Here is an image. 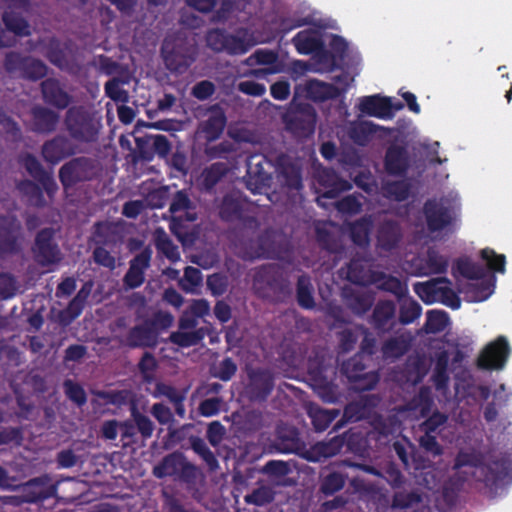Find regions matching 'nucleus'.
<instances>
[{
	"mask_svg": "<svg viewBox=\"0 0 512 512\" xmlns=\"http://www.w3.org/2000/svg\"><path fill=\"white\" fill-rule=\"evenodd\" d=\"M102 168L99 162L91 157H75L64 163L58 172L59 180L65 190L79 183L96 180L100 177Z\"/></svg>",
	"mask_w": 512,
	"mask_h": 512,
	"instance_id": "3",
	"label": "nucleus"
},
{
	"mask_svg": "<svg viewBox=\"0 0 512 512\" xmlns=\"http://www.w3.org/2000/svg\"><path fill=\"white\" fill-rule=\"evenodd\" d=\"M278 170L279 181L288 190L300 191L303 189L302 168L299 164L287 158H281Z\"/></svg>",
	"mask_w": 512,
	"mask_h": 512,
	"instance_id": "28",
	"label": "nucleus"
},
{
	"mask_svg": "<svg viewBox=\"0 0 512 512\" xmlns=\"http://www.w3.org/2000/svg\"><path fill=\"white\" fill-rule=\"evenodd\" d=\"M2 21L5 28L19 37L31 35L30 24L25 18L32 7V0H3Z\"/></svg>",
	"mask_w": 512,
	"mask_h": 512,
	"instance_id": "10",
	"label": "nucleus"
},
{
	"mask_svg": "<svg viewBox=\"0 0 512 512\" xmlns=\"http://www.w3.org/2000/svg\"><path fill=\"white\" fill-rule=\"evenodd\" d=\"M206 335V329L201 327L194 331H174L169 335V342L181 348H188L198 345Z\"/></svg>",
	"mask_w": 512,
	"mask_h": 512,
	"instance_id": "47",
	"label": "nucleus"
},
{
	"mask_svg": "<svg viewBox=\"0 0 512 512\" xmlns=\"http://www.w3.org/2000/svg\"><path fill=\"white\" fill-rule=\"evenodd\" d=\"M296 50L302 55H309L321 49L322 42L306 31L298 32L292 39Z\"/></svg>",
	"mask_w": 512,
	"mask_h": 512,
	"instance_id": "55",
	"label": "nucleus"
},
{
	"mask_svg": "<svg viewBox=\"0 0 512 512\" xmlns=\"http://www.w3.org/2000/svg\"><path fill=\"white\" fill-rule=\"evenodd\" d=\"M17 189L27 197L29 205L36 208H44L47 205L43 190L39 184L25 179L17 184Z\"/></svg>",
	"mask_w": 512,
	"mask_h": 512,
	"instance_id": "46",
	"label": "nucleus"
},
{
	"mask_svg": "<svg viewBox=\"0 0 512 512\" xmlns=\"http://www.w3.org/2000/svg\"><path fill=\"white\" fill-rule=\"evenodd\" d=\"M196 205L191 201L185 190L177 191L170 203L169 211L173 214L172 227L197 219Z\"/></svg>",
	"mask_w": 512,
	"mask_h": 512,
	"instance_id": "23",
	"label": "nucleus"
},
{
	"mask_svg": "<svg viewBox=\"0 0 512 512\" xmlns=\"http://www.w3.org/2000/svg\"><path fill=\"white\" fill-rule=\"evenodd\" d=\"M93 394L104 401V404L106 405H113L118 408H121L128 403H130V406L132 405V402H135L133 400V394L130 390H96L93 392Z\"/></svg>",
	"mask_w": 512,
	"mask_h": 512,
	"instance_id": "48",
	"label": "nucleus"
},
{
	"mask_svg": "<svg viewBox=\"0 0 512 512\" xmlns=\"http://www.w3.org/2000/svg\"><path fill=\"white\" fill-rule=\"evenodd\" d=\"M316 114L313 108H309L305 113L297 114L291 117L286 125L287 129L298 137H309L315 131Z\"/></svg>",
	"mask_w": 512,
	"mask_h": 512,
	"instance_id": "34",
	"label": "nucleus"
},
{
	"mask_svg": "<svg viewBox=\"0 0 512 512\" xmlns=\"http://www.w3.org/2000/svg\"><path fill=\"white\" fill-rule=\"evenodd\" d=\"M47 483L46 477H36L30 479L23 485L22 502L39 503L56 495L55 485L44 487Z\"/></svg>",
	"mask_w": 512,
	"mask_h": 512,
	"instance_id": "27",
	"label": "nucleus"
},
{
	"mask_svg": "<svg viewBox=\"0 0 512 512\" xmlns=\"http://www.w3.org/2000/svg\"><path fill=\"white\" fill-rule=\"evenodd\" d=\"M226 116L221 108L214 106L208 118L202 123V132L208 141L216 140L223 133L226 126Z\"/></svg>",
	"mask_w": 512,
	"mask_h": 512,
	"instance_id": "35",
	"label": "nucleus"
},
{
	"mask_svg": "<svg viewBox=\"0 0 512 512\" xmlns=\"http://www.w3.org/2000/svg\"><path fill=\"white\" fill-rule=\"evenodd\" d=\"M54 230L43 228L35 236L32 252L35 261L42 267L57 264L61 261V251L54 242Z\"/></svg>",
	"mask_w": 512,
	"mask_h": 512,
	"instance_id": "15",
	"label": "nucleus"
},
{
	"mask_svg": "<svg viewBox=\"0 0 512 512\" xmlns=\"http://www.w3.org/2000/svg\"><path fill=\"white\" fill-rule=\"evenodd\" d=\"M22 240V226L17 218L0 216V258L18 254Z\"/></svg>",
	"mask_w": 512,
	"mask_h": 512,
	"instance_id": "14",
	"label": "nucleus"
},
{
	"mask_svg": "<svg viewBox=\"0 0 512 512\" xmlns=\"http://www.w3.org/2000/svg\"><path fill=\"white\" fill-rule=\"evenodd\" d=\"M31 131L37 134H51L59 124L60 115L48 107L35 105L31 108Z\"/></svg>",
	"mask_w": 512,
	"mask_h": 512,
	"instance_id": "25",
	"label": "nucleus"
},
{
	"mask_svg": "<svg viewBox=\"0 0 512 512\" xmlns=\"http://www.w3.org/2000/svg\"><path fill=\"white\" fill-rule=\"evenodd\" d=\"M252 47V43L246 37V33L240 35V32L236 35L227 32V38L225 48L223 52L229 55H242L249 51Z\"/></svg>",
	"mask_w": 512,
	"mask_h": 512,
	"instance_id": "58",
	"label": "nucleus"
},
{
	"mask_svg": "<svg viewBox=\"0 0 512 512\" xmlns=\"http://www.w3.org/2000/svg\"><path fill=\"white\" fill-rule=\"evenodd\" d=\"M306 96L314 102L337 99L345 93V89L317 79L309 80L305 86Z\"/></svg>",
	"mask_w": 512,
	"mask_h": 512,
	"instance_id": "30",
	"label": "nucleus"
},
{
	"mask_svg": "<svg viewBox=\"0 0 512 512\" xmlns=\"http://www.w3.org/2000/svg\"><path fill=\"white\" fill-rule=\"evenodd\" d=\"M370 364L371 362L357 354L341 364L340 372L347 378L352 390L364 392L374 389L377 385L379 374L370 368Z\"/></svg>",
	"mask_w": 512,
	"mask_h": 512,
	"instance_id": "6",
	"label": "nucleus"
},
{
	"mask_svg": "<svg viewBox=\"0 0 512 512\" xmlns=\"http://www.w3.org/2000/svg\"><path fill=\"white\" fill-rule=\"evenodd\" d=\"M362 113L380 119H391V98L379 95L364 96L360 99Z\"/></svg>",
	"mask_w": 512,
	"mask_h": 512,
	"instance_id": "32",
	"label": "nucleus"
},
{
	"mask_svg": "<svg viewBox=\"0 0 512 512\" xmlns=\"http://www.w3.org/2000/svg\"><path fill=\"white\" fill-rule=\"evenodd\" d=\"M46 58L54 66L63 69L67 64V58L64 49L56 38H52L47 46Z\"/></svg>",
	"mask_w": 512,
	"mask_h": 512,
	"instance_id": "63",
	"label": "nucleus"
},
{
	"mask_svg": "<svg viewBox=\"0 0 512 512\" xmlns=\"http://www.w3.org/2000/svg\"><path fill=\"white\" fill-rule=\"evenodd\" d=\"M411 166L410 154L405 145L392 143L384 156V169L388 175L404 177Z\"/></svg>",
	"mask_w": 512,
	"mask_h": 512,
	"instance_id": "20",
	"label": "nucleus"
},
{
	"mask_svg": "<svg viewBox=\"0 0 512 512\" xmlns=\"http://www.w3.org/2000/svg\"><path fill=\"white\" fill-rule=\"evenodd\" d=\"M422 307L412 298L404 299L400 304L399 322L403 325L413 323L421 316Z\"/></svg>",
	"mask_w": 512,
	"mask_h": 512,
	"instance_id": "59",
	"label": "nucleus"
},
{
	"mask_svg": "<svg viewBox=\"0 0 512 512\" xmlns=\"http://www.w3.org/2000/svg\"><path fill=\"white\" fill-rule=\"evenodd\" d=\"M130 413L136 430L140 433L141 437L144 440L151 438L155 428L152 420L138 410L135 402H132L130 406Z\"/></svg>",
	"mask_w": 512,
	"mask_h": 512,
	"instance_id": "57",
	"label": "nucleus"
},
{
	"mask_svg": "<svg viewBox=\"0 0 512 512\" xmlns=\"http://www.w3.org/2000/svg\"><path fill=\"white\" fill-rule=\"evenodd\" d=\"M275 447L284 454H298L302 448V442L297 428L290 426H279L276 432Z\"/></svg>",
	"mask_w": 512,
	"mask_h": 512,
	"instance_id": "33",
	"label": "nucleus"
},
{
	"mask_svg": "<svg viewBox=\"0 0 512 512\" xmlns=\"http://www.w3.org/2000/svg\"><path fill=\"white\" fill-rule=\"evenodd\" d=\"M63 387L66 397L75 403L78 407H82L86 404L87 395L84 388L80 384L67 379L64 381Z\"/></svg>",
	"mask_w": 512,
	"mask_h": 512,
	"instance_id": "64",
	"label": "nucleus"
},
{
	"mask_svg": "<svg viewBox=\"0 0 512 512\" xmlns=\"http://www.w3.org/2000/svg\"><path fill=\"white\" fill-rule=\"evenodd\" d=\"M424 418L418 425L419 447L433 458L440 457L444 453V448L438 442L437 437L445 430L449 416L435 409Z\"/></svg>",
	"mask_w": 512,
	"mask_h": 512,
	"instance_id": "5",
	"label": "nucleus"
},
{
	"mask_svg": "<svg viewBox=\"0 0 512 512\" xmlns=\"http://www.w3.org/2000/svg\"><path fill=\"white\" fill-rule=\"evenodd\" d=\"M64 125L71 140L80 143L98 140L100 125L83 106L70 107L65 114Z\"/></svg>",
	"mask_w": 512,
	"mask_h": 512,
	"instance_id": "4",
	"label": "nucleus"
},
{
	"mask_svg": "<svg viewBox=\"0 0 512 512\" xmlns=\"http://www.w3.org/2000/svg\"><path fill=\"white\" fill-rule=\"evenodd\" d=\"M340 411L338 409H322L313 408L309 410V416L312 420L313 427L316 431H325L330 424L338 417Z\"/></svg>",
	"mask_w": 512,
	"mask_h": 512,
	"instance_id": "52",
	"label": "nucleus"
},
{
	"mask_svg": "<svg viewBox=\"0 0 512 512\" xmlns=\"http://www.w3.org/2000/svg\"><path fill=\"white\" fill-rule=\"evenodd\" d=\"M414 291L425 304L442 303L451 309H459L461 301L451 288L447 277H438L414 284Z\"/></svg>",
	"mask_w": 512,
	"mask_h": 512,
	"instance_id": "7",
	"label": "nucleus"
},
{
	"mask_svg": "<svg viewBox=\"0 0 512 512\" xmlns=\"http://www.w3.org/2000/svg\"><path fill=\"white\" fill-rule=\"evenodd\" d=\"M343 297L347 307L357 315H363L370 310L373 305V297L364 292L354 290H344Z\"/></svg>",
	"mask_w": 512,
	"mask_h": 512,
	"instance_id": "38",
	"label": "nucleus"
},
{
	"mask_svg": "<svg viewBox=\"0 0 512 512\" xmlns=\"http://www.w3.org/2000/svg\"><path fill=\"white\" fill-rule=\"evenodd\" d=\"M343 443V438L335 436L328 443H317L298 454H300L305 460L316 463L320 462L322 459L332 457L339 453Z\"/></svg>",
	"mask_w": 512,
	"mask_h": 512,
	"instance_id": "31",
	"label": "nucleus"
},
{
	"mask_svg": "<svg viewBox=\"0 0 512 512\" xmlns=\"http://www.w3.org/2000/svg\"><path fill=\"white\" fill-rule=\"evenodd\" d=\"M510 346L505 336H498L489 343L478 358V366L485 370L502 369L510 355Z\"/></svg>",
	"mask_w": 512,
	"mask_h": 512,
	"instance_id": "17",
	"label": "nucleus"
},
{
	"mask_svg": "<svg viewBox=\"0 0 512 512\" xmlns=\"http://www.w3.org/2000/svg\"><path fill=\"white\" fill-rule=\"evenodd\" d=\"M316 180L325 189L323 197L327 199L337 198L340 193L351 189L349 181L341 178L332 168H321L317 171Z\"/></svg>",
	"mask_w": 512,
	"mask_h": 512,
	"instance_id": "24",
	"label": "nucleus"
},
{
	"mask_svg": "<svg viewBox=\"0 0 512 512\" xmlns=\"http://www.w3.org/2000/svg\"><path fill=\"white\" fill-rule=\"evenodd\" d=\"M410 348L409 341L403 336L387 339L381 346V354L384 360H396L404 356Z\"/></svg>",
	"mask_w": 512,
	"mask_h": 512,
	"instance_id": "44",
	"label": "nucleus"
},
{
	"mask_svg": "<svg viewBox=\"0 0 512 512\" xmlns=\"http://www.w3.org/2000/svg\"><path fill=\"white\" fill-rule=\"evenodd\" d=\"M274 388V377L267 369H252L248 373L245 395L252 402H264Z\"/></svg>",
	"mask_w": 512,
	"mask_h": 512,
	"instance_id": "18",
	"label": "nucleus"
},
{
	"mask_svg": "<svg viewBox=\"0 0 512 512\" xmlns=\"http://www.w3.org/2000/svg\"><path fill=\"white\" fill-rule=\"evenodd\" d=\"M191 449L201 457V459L206 463L210 471H216L219 468V462L214 455V453L207 446L206 442L198 437L191 436L189 438Z\"/></svg>",
	"mask_w": 512,
	"mask_h": 512,
	"instance_id": "54",
	"label": "nucleus"
},
{
	"mask_svg": "<svg viewBox=\"0 0 512 512\" xmlns=\"http://www.w3.org/2000/svg\"><path fill=\"white\" fill-rule=\"evenodd\" d=\"M383 195L393 201L407 200L411 192V184L407 180L387 181L382 185Z\"/></svg>",
	"mask_w": 512,
	"mask_h": 512,
	"instance_id": "50",
	"label": "nucleus"
},
{
	"mask_svg": "<svg viewBox=\"0 0 512 512\" xmlns=\"http://www.w3.org/2000/svg\"><path fill=\"white\" fill-rule=\"evenodd\" d=\"M93 237L96 245L113 247L119 240L118 227L113 222H96L94 224Z\"/></svg>",
	"mask_w": 512,
	"mask_h": 512,
	"instance_id": "36",
	"label": "nucleus"
},
{
	"mask_svg": "<svg viewBox=\"0 0 512 512\" xmlns=\"http://www.w3.org/2000/svg\"><path fill=\"white\" fill-rule=\"evenodd\" d=\"M314 287L311 278L307 274L298 277L296 285V298L298 305L303 309H313L315 307Z\"/></svg>",
	"mask_w": 512,
	"mask_h": 512,
	"instance_id": "42",
	"label": "nucleus"
},
{
	"mask_svg": "<svg viewBox=\"0 0 512 512\" xmlns=\"http://www.w3.org/2000/svg\"><path fill=\"white\" fill-rule=\"evenodd\" d=\"M448 259L435 248H428L425 258V267L419 269L420 275L444 274L448 269Z\"/></svg>",
	"mask_w": 512,
	"mask_h": 512,
	"instance_id": "43",
	"label": "nucleus"
},
{
	"mask_svg": "<svg viewBox=\"0 0 512 512\" xmlns=\"http://www.w3.org/2000/svg\"><path fill=\"white\" fill-rule=\"evenodd\" d=\"M346 480V474L330 471L321 476L319 491L325 496H332L344 488Z\"/></svg>",
	"mask_w": 512,
	"mask_h": 512,
	"instance_id": "51",
	"label": "nucleus"
},
{
	"mask_svg": "<svg viewBox=\"0 0 512 512\" xmlns=\"http://www.w3.org/2000/svg\"><path fill=\"white\" fill-rule=\"evenodd\" d=\"M3 66L7 73L19 75L30 81L44 78L48 71V67L40 59L25 56L16 51L6 53Z\"/></svg>",
	"mask_w": 512,
	"mask_h": 512,
	"instance_id": "9",
	"label": "nucleus"
},
{
	"mask_svg": "<svg viewBox=\"0 0 512 512\" xmlns=\"http://www.w3.org/2000/svg\"><path fill=\"white\" fill-rule=\"evenodd\" d=\"M340 275L349 282L358 285H365L369 280L367 265L360 258L351 259L346 267L340 269Z\"/></svg>",
	"mask_w": 512,
	"mask_h": 512,
	"instance_id": "39",
	"label": "nucleus"
},
{
	"mask_svg": "<svg viewBox=\"0 0 512 512\" xmlns=\"http://www.w3.org/2000/svg\"><path fill=\"white\" fill-rule=\"evenodd\" d=\"M456 265L459 273L467 279L482 280L486 276V268L469 259H460L457 261Z\"/></svg>",
	"mask_w": 512,
	"mask_h": 512,
	"instance_id": "61",
	"label": "nucleus"
},
{
	"mask_svg": "<svg viewBox=\"0 0 512 512\" xmlns=\"http://www.w3.org/2000/svg\"><path fill=\"white\" fill-rule=\"evenodd\" d=\"M373 282L379 290L390 292L397 298L401 299L407 294V286L395 276L388 275L384 272H377L373 276Z\"/></svg>",
	"mask_w": 512,
	"mask_h": 512,
	"instance_id": "40",
	"label": "nucleus"
},
{
	"mask_svg": "<svg viewBox=\"0 0 512 512\" xmlns=\"http://www.w3.org/2000/svg\"><path fill=\"white\" fill-rule=\"evenodd\" d=\"M162 56L168 70L174 73H184L194 59L177 48L167 51L166 45L162 47Z\"/></svg>",
	"mask_w": 512,
	"mask_h": 512,
	"instance_id": "37",
	"label": "nucleus"
},
{
	"mask_svg": "<svg viewBox=\"0 0 512 512\" xmlns=\"http://www.w3.org/2000/svg\"><path fill=\"white\" fill-rule=\"evenodd\" d=\"M76 152L77 146L70 138L62 134L45 141L41 147L42 158L47 164L53 166L72 157Z\"/></svg>",
	"mask_w": 512,
	"mask_h": 512,
	"instance_id": "19",
	"label": "nucleus"
},
{
	"mask_svg": "<svg viewBox=\"0 0 512 512\" xmlns=\"http://www.w3.org/2000/svg\"><path fill=\"white\" fill-rule=\"evenodd\" d=\"M465 466L479 468L481 481L489 488H498L512 481V458L506 453L484 464L480 454L460 451L455 457L453 469L459 470Z\"/></svg>",
	"mask_w": 512,
	"mask_h": 512,
	"instance_id": "1",
	"label": "nucleus"
},
{
	"mask_svg": "<svg viewBox=\"0 0 512 512\" xmlns=\"http://www.w3.org/2000/svg\"><path fill=\"white\" fill-rule=\"evenodd\" d=\"M369 323L378 334L393 330L396 325V304L392 300H379L374 306Z\"/></svg>",
	"mask_w": 512,
	"mask_h": 512,
	"instance_id": "21",
	"label": "nucleus"
},
{
	"mask_svg": "<svg viewBox=\"0 0 512 512\" xmlns=\"http://www.w3.org/2000/svg\"><path fill=\"white\" fill-rule=\"evenodd\" d=\"M249 203L247 198L240 191H231L225 194L218 206V213L221 220L227 223L242 222L253 228L259 226L255 216L247 214Z\"/></svg>",
	"mask_w": 512,
	"mask_h": 512,
	"instance_id": "8",
	"label": "nucleus"
},
{
	"mask_svg": "<svg viewBox=\"0 0 512 512\" xmlns=\"http://www.w3.org/2000/svg\"><path fill=\"white\" fill-rule=\"evenodd\" d=\"M273 232L266 231L258 237V255L266 259L283 260L290 253L289 243L278 244Z\"/></svg>",
	"mask_w": 512,
	"mask_h": 512,
	"instance_id": "29",
	"label": "nucleus"
},
{
	"mask_svg": "<svg viewBox=\"0 0 512 512\" xmlns=\"http://www.w3.org/2000/svg\"><path fill=\"white\" fill-rule=\"evenodd\" d=\"M423 213L427 230L430 233L443 230H454L457 224V215L452 206L435 199H428L423 206Z\"/></svg>",
	"mask_w": 512,
	"mask_h": 512,
	"instance_id": "12",
	"label": "nucleus"
},
{
	"mask_svg": "<svg viewBox=\"0 0 512 512\" xmlns=\"http://www.w3.org/2000/svg\"><path fill=\"white\" fill-rule=\"evenodd\" d=\"M155 247L159 253L163 254L171 262H176L180 259L178 246L173 243L171 238L162 229L157 231Z\"/></svg>",
	"mask_w": 512,
	"mask_h": 512,
	"instance_id": "56",
	"label": "nucleus"
},
{
	"mask_svg": "<svg viewBox=\"0 0 512 512\" xmlns=\"http://www.w3.org/2000/svg\"><path fill=\"white\" fill-rule=\"evenodd\" d=\"M403 237V228L398 220L383 219L376 228V248L381 253H392L400 247Z\"/></svg>",
	"mask_w": 512,
	"mask_h": 512,
	"instance_id": "16",
	"label": "nucleus"
},
{
	"mask_svg": "<svg viewBox=\"0 0 512 512\" xmlns=\"http://www.w3.org/2000/svg\"><path fill=\"white\" fill-rule=\"evenodd\" d=\"M449 325V316L445 311L431 310L427 312L425 329L428 333L443 332Z\"/></svg>",
	"mask_w": 512,
	"mask_h": 512,
	"instance_id": "60",
	"label": "nucleus"
},
{
	"mask_svg": "<svg viewBox=\"0 0 512 512\" xmlns=\"http://www.w3.org/2000/svg\"><path fill=\"white\" fill-rule=\"evenodd\" d=\"M372 221L367 217H362L350 224L349 232L352 242L360 247L369 244Z\"/></svg>",
	"mask_w": 512,
	"mask_h": 512,
	"instance_id": "45",
	"label": "nucleus"
},
{
	"mask_svg": "<svg viewBox=\"0 0 512 512\" xmlns=\"http://www.w3.org/2000/svg\"><path fill=\"white\" fill-rule=\"evenodd\" d=\"M480 256L486 262L490 271L505 272L506 257L504 254H497L493 249L487 247L481 250Z\"/></svg>",
	"mask_w": 512,
	"mask_h": 512,
	"instance_id": "62",
	"label": "nucleus"
},
{
	"mask_svg": "<svg viewBox=\"0 0 512 512\" xmlns=\"http://www.w3.org/2000/svg\"><path fill=\"white\" fill-rule=\"evenodd\" d=\"M158 343V333L150 323L135 325L128 331L123 344L131 349L154 348Z\"/></svg>",
	"mask_w": 512,
	"mask_h": 512,
	"instance_id": "26",
	"label": "nucleus"
},
{
	"mask_svg": "<svg viewBox=\"0 0 512 512\" xmlns=\"http://www.w3.org/2000/svg\"><path fill=\"white\" fill-rule=\"evenodd\" d=\"M434 398L431 388L422 386L418 393L407 403V410H418L421 417L430 415L433 411Z\"/></svg>",
	"mask_w": 512,
	"mask_h": 512,
	"instance_id": "41",
	"label": "nucleus"
},
{
	"mask_svg": "<svg viewBox=\"0 0 512 512\" xmlns=\"http://www.w3.org/2000/svg\"><path fill=\"white\" fill-rule=\"evenodd\" d=\"M309 375L313 382V389L325 403L340 401L342 393L335 383L336 368L319 365L317 368L309 367Z\"/></svg>",
	"mask_w": 512,
	"mask_h": 512,
	"instance_id": "13",
	"label": "nucleus"
},
{
	"mask_svg": "<svg viewBox=\"0 0 512 512\" xmlns=\"http://www.w3.org/2000/svg\"><path fill=\"white\" fill-rule=\"evenodd\" d=\"M40 90L44 103L59 110L68 108L73 101L72 96L56 78L50 77L43 80Z\"/></svg>",
	"mask_w": 512,
	"mask_h": 512,
	"instance_id": "22",
	"label": "nucleus"
},
{
	"mask_svg": "<svg viewBox=\"0 0 512 512\" xmlns=\"http://www.w3.org/2000/svg\"><path fill=\"white\" fill-rule=\"evenodd\" d=\"M128 83V78L114 77L105 83V94L114 102L125 104L129 101V93L123 86Z\"/></svg>",
	"mask_w": 512,
	"mask_h": 512,
	"instance_id": "53",
	"label": "nucleus"
},
{
	"mask_svg": "<svg viewBox=\"0 0 512 512\" xmlns=\"http://www.w3.org/2000/svg\"><path fill=\"white\" fill-rule=\"evenodd\" d=\"M253 288L261 297H266L270 291L285 295L289 292V282L278 266L269 264L255 271Z\"/></svg>",
	"mask_w": 512,
	"mask_h": 512,
	"instance_id": "11",
	"label": "nucleus"
},
{
	"mask_svg": "<svg viewBox=\"0 0 512 512\" xmlns=\"http://www.w3.org/2000/svg\"><path fill=\"white\" fill-rule=\"evenodd\" d=\"M153 475L158 479L172 477L185 484H195L202 475L201 470L195 464L189 462L180 451L167 454L153 467Z\"/></svg>",
	"mask_w": 512,
	"mask_h": 512,
	"instance_id": "2",
	"label": "nucleus"
},
{
	"mask_svg": "<svg viewBox=\"0 0 512 512\" xmlns=\"http://www.w3.org/2000/svg\"><path fill=\"white\" fill-rule=\"evenodd\" d=\"M229 170V166L225 162H215L206 167L202 172L203 188L207 191L212 190Z\"/></svg>",
	"mask_w": 512,
	"mask_h": 512,
	"instance_id": "49",
	"label": "nucleus"
}]
</instances>
